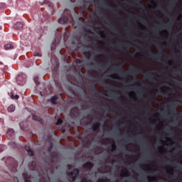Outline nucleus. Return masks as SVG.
I'll return each mask as SVG.
<instances>
[{
  "instance_id": "39448f33",
  "label": "nucleus",
  "mask_w": 182,
  "mask_h": 182,
  "mask_svg": "<svg viewBox=\"0 0 182 182\" xmlns=\"http://www.w3.org/2000/svg\"><path fill=\"white\" fill-rule=\"evenodd\" d=\"M7 134H8V136H14V129H9L7 132Z\"/></svg>"
},
{
  "instance_id": "0eeeda50",
  "label": "nucleus",
  "mask_w": 182,
  "mask_h": 182,
  "mask_svg": "<svg viewBox=\"0 0 182 182\" xmlns=\"http://www.w3.org/2000/svg\"><path fill=\"white\" fill-rule=\"evenodd\" d=\"M11 98L12 99H19V96H18V95H16L15 96L11 95Z\"/></svg>"
},
{
  "instance_id": "20e7f679",
  "label": "nucleus",
  "mask_w": 182,
  "mask_h": 182,
  "mask_svg": "<svg viewBox=\"0 0 182 182\" xmlns=\"http://www.w3.org/2000/svg\"><path fill=\"white\" fill-rule=\"evenodd\" d=\"M13 46L11 44H6L4 46V49H6V50H8V49H12Z\"/></svg>"
},
{
  "instance_id": "f257e3e1",
  "label": "nucleus",
  "mask_w": 182,
  "mask_h": 182,
  "mask_svg": "<svg viewBox=\"0 0 182 182\" xmlns=\"http://www.w3.org/2000/svg\"><path fill=\"white\" fill-rule=\"evenodd\" d=\"M79 174V170L75 169L73 172L71 173V177L75 178Z\"/></svg>"
},
{
  "instance_id": "9b49d317",
  "label": "nucleus",
  "mask_w": 182,
  "mask_h": 182,
  "mask_svg": "<svg viewBox=\"0 0 182 182\" xmlns=\"http://www.w3.org/2000/svg\"><path fill=\"white\" fill-rule=\"evenodd\" d=\"M99 182H105V181L100 180V181H99Z\"/></svg>"
},
{
  "instance_id": "7ed1b4c3",
  "label": "nucleus",
  "mask_w": 182,
  "mask_h": 182,
  "mask_svg": "<svg viewBox=\"0 0 182 182\" xmlns=\"http://www.w3.org/2000/svg\"><path fill=\"white\" fill-rule=\"evenodd\" d=\"M8 112H15V106L11 105L10 107H9Z\"/></svg>"
},
{
  "instance_id": "423d86ee",
  "label": "nucleus",
  "mask_w": 182,
  "mask_h": 182,
  "mask_svg": "<svg viewBox=\"0 0 182 182\" xmlns=\"http://www.w3.org/2000/svg\"><path fill=\"white\" fill-rule=\"evenodd\" d=\"M27 151L28 156H33V151L31 149H28Z\"/></svg>"
},
{
  "instance_id": "f8f14e48",
  "label": "nucleus",
  "mask_w": 182,
  "mask_h": 182,
  "mask_svg": "<svg viewBox=\"0 0 182 182\" xmlns=\"http://www.w3.org/2000/svg\"><path fill=\"white\" fill-rule=\"evenodd\" d=\"M19 79H21V77H18V80H19Z\"/></svg>"
},
{
  "instance_id": "6e6552de",
  "label": "nucleus",
  "mask_w": 182,
  "mask_h": 182,
  "mask_svg": "<svg viewBox=\"0 0 182 182\" xmlns=\"http://www.w3.org/2000/svg\"><path fill=\"white\" fill-rule=\"evenodd\" d=\"M56 99H58L57 97H53L51 99L53 103H56V102H55V101L56 100Z\"/></svg>"
},
{
  "instance_id": "ddd939ff",
  "label": "nucleus",
  "mask_w": 182,
  "mask_h": 182,
  "mask_svg": "<svg viewBox=\"0 0 182 182\" xmlns=\"http://www.w3.org/2000/svg\"><path fill=\"white\" fill-rule=\"evenodd\" d=\"M0 151H1V149H0Z\"/></svg>"
},
{
  "instance_id": "1a4fd4ad",
  "label": "nucleus",
  "mask_w": 182,
  "mask_h": 182,
  "mask_svg": "<svg viewBox=\"0 0 182 182\" xmlns=\"http://www.w3.org/2000/svg\"><path fill=\"white\" fill-rule=\"evenodd\" d=\"M57 124H62V119H58L57 121Z\"/></svg>"
},
{
  "instance_id": "9d476101",
  "label": "nucleus",
  "mask_w": 182,
  "mask_h": 182,
  "mask_svg": "<svg viewBox=\"0 0 182 182\" xmlns=\"http://www.w3.org/2000/svg\"><path fill=\"white\" fill-rule=\"evenodd\" d=\"M34 56H42V55H41V53H36L34 54Z\"/></svg>"
},
{
  "instance_id": "f03ea898",
  "label": "nucleus",
  "mask_w": 182,
  "mask_h": 182,
  "mask_svg": "<svg viewBox=\"0 0 182 182\" xmlns=\"http://www.w3.org/2000/svg\"><path fill=\"white\" fill-rule=\"evenodd\" d=\"M22 26H23V24L21 22H18L16 24H15L16 29H21Z\"/></svg>"
}]
</instances>
